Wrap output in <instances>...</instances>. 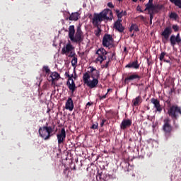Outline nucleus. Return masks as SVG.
<instances>
[{
	"label": "nucleus",
	"mask_w": 181,
	"mask_h": 181,
	"mask_svg": "<svg viewBox=\"0 0 181 181\" xmlns=\"http://www.w3.org/2000/svg\"><path fill=\"white\" fill-rule=\"evenodd\" d=\"M112 88H109L107 89V92L105 95H98L99 97V100H105V98H107V97L108 96V94H110V93H112Z\"/></svg>",
	"instance_id": "nucleus-30"
},
{
	"label": "nucleus",
	"mask_w": 181,
	"mask_h": 181,
	"mask_svg": "<svg viewBox=\"0 0 181 181\" xmlns=\"http://www.w3.org/2000/svg\"><path fill=\"white\" fill-rule=\"evenodd\" d=\"M90 105H91V103L88 102V103L86 104V107H90Z\"/></svg>",
	"instance_id": "nucleus-46"
},
{
	"label": "nucleus",
	"mask_w": 181,
	"mask_h": 181,
	"mask_svg": "<svg viewBox=\"0 0 181 181\" xmlns=\"http://www.w3.org/2000/svg\"><path fill=\"white\" fill-rule=\"evenodd\" d=\"M112 35L110 34H105L103 38V46L104 47H112Z\"/></svg>",
	"instance_id": "nucleus-6"
},
{
	"label": "nucleus",
	"mask_w": 181,
	"mask_h": 181,
	"mask_svg": "<svg viewBox=\"0 0 181 181\" xmlns=\"http://www.w3.org/2000/svg\"><path fill=\"white\" fill-rule=\"evenodd\" d=\"M129 30H130V32H133V30H134V32H138V30H139V29L138 28V25H136L135 24H132V26L130 27Z\"/></svg>",
	"instance_id": "nucleus-32"
},
{
	"label": "nucleus",
	"mask_w": 181,
	"mask_h": 181,
	"mask_svg": "<svg viewBox=\"0 0 181 181\" xmlns=\"http://www.w3.org/2000/svg\"><path fill=\"white\" fill-rule=\"evenodd\" d=\"M74 47L71 43H68L65 47L62 49V54H67V53H70L71 50H74Z\"/></svg>",
	"instance_id": "nucleus-13"
},
{
	"label": "nucleus",
	"mask_w": 181,
	"mask_h": 181,
	"mask_svg": "<svg viewBox=\"0 0 181 181\" xmlns=\"http://www.w3.org/2000/svg\"><path fill=\"white\" fill-rule=\"evenodd\" d=\"M98 84V79H93L92 81H89L86 85L89 88H95L97 85Z\"/></svg>",
	"instance_id": "nucleus-21"
},
{
	"label": "nucleus",
	"mask_w": 181,
	"mask_h": 181,
	"mask_svg": "<svg viewBox=\"0 0 181 181\" xmlns=\"http://www.w3.org/2000/svg\"><path fill=\"white\" fill-rule=\"evenodd\" d=\"M90 77H91V76L90 75V74H88V72H86L83 76V83L85 84H87V83H88L90 81Z\"/></svg>",
	"instance_id": "nucleus-27"
},
{
	"label": "nucleus",
	"mask_w": 181,
	"mask_h": 181,
	"mask_svg": "<svg viewBox=\"0 0 181 181\" xmlns=\"http://www.w3.org/2000/svg\"><path fill=\"white\" fill-rule=\"evenodd\" d=\"M97 30H95V35L98 37L101 36V33L103 32V30H101V27H96Z\"/></svg>",
	"instance_id": "nucleus-31"
},
{
	"label": "nucleus",
	"mask_w": 181,
	"mask_h": 181,
	"mask_svg": "<svg viewBox=\"0 0 181 181\" xmlns=\"http://www.w3.org/2000/svg\"><path fill=\"white\" fill-rule=\"evenodd\" d=\"M71 83H70V81H66V85L68 86V88L71 91V93L73 94L74 91H76V89L77 88V86H76V83H74V81L72 79L71 80Z\"/></svg>",
	"instance_id": "nucleus-14"
},
{
	"label": "nucleus",
	"mask_w": 181,
	"mask_h": 181,
	"mask_svg": "<svg viewBox=\"0 0 181 181\" xmlns=\"http://www.w3.org/2000/svg\"><path fill=\"white\" fill-rule=\"evenodd\" d=\"M69 53H70V54L69 55V57H73V58L76 57V53L75 52L71 51Z\"/></svg>",
	"instance_id": "nucleus-40"
},
{
	"label": "nucleus",
	"mask_w": 181,
	"mask_h": 181,
	"mask_svg": "<svg viewBox=\"0 0 181 181\" xmlns=\"http://www.w3.org/2000/svg\"><path fill=\"white\" fill-rule=\"evenodd\" d=\"M173 29L175 30V32H177V30H179V26L174 25H173Z\"/></svg>",
	"instance_id": "nucleus-42"
},
{
	"label": "nucleus",
	"mask_w": 181,
	"mask_h": 181,
	"mask_svg": "<svg viewBox=\"0 0 181 181\" xmlns=\"http://www.w3.org/2000/svg\"><path fill=\"white\" fill-rule=\"evenodd\" d=\"M163 62H165V63H170V61L164 59Z\"/></svg>",
	"instance_id": "nucleus-47"
},
{
	"label": "nucleus",
	"mask_w": 181,
	"mask_h": 181,
	"mask_svg": "<svg viewBox=\"0 0 181 181\" xmlns=\"http://www.w3.org/2000/svg\"><path fill=\"white\" fill-rule=\"evenodd\" d=\"M50 80H55L57 81L60 78V74L57 72H52V74L49 76Z\"/></svg>",
	"instance_id": "nucleus-25"
},
{
	"label": "nucleus",
	"mask_w": 181,
	"mask_h": 181,
	"mask_svg": "<svg viewBox=\"0 0 181 181\" xmlns=\"http://www.w3.org/2000/svg\"><path fill=\"white\" fill-rule=\"evenodd\" d=\"M90 129H98V122L93 123Z\"/></svg>",
	"instance_id": "nucleus-35"
},
{
	"label": "nucleus",
	"mask_w": 181,
	"mask_h": 181,
	"mask_svg": "<svg viewBox=\"0 0 181 181\" xmlns=\"http://www.w3.org/2000/svg\"><path fill=\"white\" fill-rule=\"evenodd\" d=\"M126 68L127 69H139V64H138V62L135 61L132 63H129L126 65Z\"/></svg>",
	"instance_id": "nucleus-24"
},
{
	"label": "nucleus",
	"mask_w": 181,
	"mask_h": 181,
	"mask_svg": "<svg viewBox=\"0 0 181 181\" xmlns=\"http://www.w3.org/2000/svg\"><path fill=\"white\" fill-rule=\"evenodd\" d=\"M112 57H114V54H112Z\"/></svg>",
	"instance_id": "nucleus-52"
},
{
	"label": "nucleus",
	"mask_w": 181,
	"mask_h": 181,
	"mask_svg": "<svg viewBox=\"0 0 181 181\" xmlns=\"http://www.w3.org/2000/svg\"><path fill=\"white\" fill-rule=\"evenodd\" d=\"M89 69L90 71L88 73L90 75L91 78L98 80L100 78V71L93 66H90Z\"/></svg>",
	"instance_id": "nucleus-11"
},
{
	"label": "nucleus",
	"mask_w": 181,
	"mask_h": 181,
	"mask_svg": "<svg viewBox=\"0 0 181 181\" xmlns=\"http://www.w3.org/2000/svg\"><path fill=\"white\" fill-rule=\"evenodd\" d=\"M116 15L118 18V21H117L115 23V28L116 30H117L121 33L124 32V26H122V24L121 23L122 22V20H121V18H122V16L125 15V12L121 10H116Z\"/></svg>",
	"instance_id": "nucleus-3"
},
{
	"label": "nucleus",
	"mask_w": 181,
	"mask_h": 181,
	"mask_svg": "<svg viewBox=\"0 0 181 181\" xmlns=\"http://www.w3.org/2000/svg\"><path fill=\"white\" fill-rule=\"evenodd\" d=\"M66 170H67V169H66V170H64V173H66Z\"/></svg>",
	"instance_id": "nucleus-51"
},
{
	"label": "nucleus",
	"mask_w": 181,
	"mask_h": 181,
	"mask_svg": "<svg viewBox=\"0 0 181 181\" xmlns=\"http://www.w3.org/2000/svg\"><path fill=\"white\" fill-rule=\"evenodd\" d=\"M107 120L105 119H102L100 122L101 127H104L105 124H107L110 127L111 125H112V124H114V120L112 119V118H114V115H112V112H107Z\"/></svg>",
	"instance_id": "nucleus-8"
},
{
	"label": "nucleus",
	"mask_w": 181,
	"mask_h": 181,
	"mask_svg": "<svg viewBox=\"0 0 181 181\" xmlns=\"http://www.w3.org/2000/svg\"><path fill=\"white\" fill-rule=\"evenodd\" d=\"M119 2H122L123 0H117Z\"/></svg>",
	"instance_id": "nucleus-50"
},
{
	"label": "nucleus",
	"mask_w": 181,
	"mask_h": 181,
	"mask_svg": "<svg viewBox=\"0 0 181 181\" xmlns=\"http://www.w3.org/2000/svg\"><path fill=\"white\" fill-rule=\"evenodd\" d=\"M65 76L68 78V81H71V80H73V74H71V76L70 74H69V72H66Z\"/></svg>",
	"instance_id": "nucleus-37"
},
{
	"label": "nucleus",
	"mask_w": 181,
	"mask_h": 181,
	"mask_svg": "<svg viewBox=\"0 0 181 181\" xmlns=\"http://www.w3.org/2000/svg\"><path fill=\"white\" fill-rule=\"evenodd\" d=\"M170 35H172V27L165 28L163 32L161 33L163 43L166 44L169 42V36H170Z\"/></svg>",
	"instance_id": "nucleus-7"
},
{
	"label": "nucleus",
	"mask_w": 181,
	"mask_h": 181,
	"mask_svg": "<svg viewBox=\"0 0 181 181\" xmlns=\"http://www.w3.org/2000/svg\"><path fill=\"white\" fill-rule=\"evenodd\" d=\"M107 6H108L109 8H114V4H112V2H109V3L107 4Z\"/></svg>",
	"instance_id": "nucleus-43"
},
{
	"label": "nucleus",
	"mask_w": 181,
	"mask_h": 181,
	"mask_svg": "<svg viewBox=\"0 0 181 181\" xmlns=\"http://www.w3.org/2000/svg\"><path fill=\"white\" fill-rule=\"evenodd\" d=\"M104 173H103V170H98V174L96 175V180L100 181L103 180V178L104 177Z\"/></svg>",
	"instance_id": "nucleus-29"
},
{
	"label": "nucleus",
	"mask_w": 181,
	"mask_h": 181,
	"mask_svg": "<svg viewBox=\"0 0 181 181\" xmlns=\"http://www.w3.org/2000/svg\"><path fill=\"white\" fill-rule=\"evenodd\" d=\"M95 55L98 56L96 62L98 63H103L104 60H107V51L104 48H100L96 51Z\"/></svg>",
	"instance_id": "nucleus-5"
},
{
	"label": "nucleus",
	"mask_w": 181,
	"mask_h": 181,
	"mask_svg": "<svg viewBox=\"0 0 181 181\" xmlns=\"http://www.w3.org/2000/svg\"><path fill=\"white\" fill-rule=\"evenodd\" d=\"M164 125H163V131L167 133H169L172 131V126L169 124V119L164 120Z\"/></svg>",
	"instance_id": "nucleus-20"
},
{
	"label": "nucleus",
	"mask_w": 181,
	"mask_h": 181,
	"mask_svg": "<svg viewBox=\"0 0 181 181\" xmlns=\"http://www.w3.org/2000/svg\"><path fill=\"white\" fill-rule=\"evenodd\" d=\"M70 40L73 43H77L78 45H80V43L84 40V37H83V31L81 30V25H79L77 26L75 35H74Z\"/></svg>",
	"instance_id": "nucleus-4"
},
{
	"label": "nucleus",
	"mask_w": 181,
	"mask_h": 181,
	"mask_svg": "<svg viewBox=\"0 0 181 181\" xmlns=\"http://www.w3.org/2000/svg\"><path fill=\"white\" fill-rule=\"evenodd\" d=\"M176 112H180V109L177 106H172L168 110L170 117L173 118H176Z\"/></svg>",
	"instance_id": "nucleus-12"
},
{
	"label": "nucleus",
	"mask_w": 181,
	"mask_h": 181,
	"mask_svg": "<svg viewBox=\"0 0 181 181\" xmlns=\"http://www.w3.org/2000/svg\"><path fill=\"white\" fill-rule=\"evenodd\" d=\"M42 71H45V73H47V74H48V73H50V69H49V66H44L42 68Z\"/></svg>",
	"instance_id": "nucleus-36"
},
{
	"label": "nucleus",
	"mask_w": 181,
	"mask_h": 181,
	"mask_svg": "<svg viewBox=\"0 0 181 181\" xmlns=\"http://www.w3.org/2000/svg\"><path fill=\"white\" fill-rule=\"evenodd\" d=\"M57 138L58 141V145H61L66 140V129L62 128L59 134H57Z\"/></svg>",
	"instance_id": "nucleus-9"
},
{
	"label": "nucleus",
	"mask_w": 181,
	"mask_h": 181,
	"mask_svg": "<svg viewBox=\"0 0 181 181\" xmlns=\"http://www.w3.org/2000/svg\"><path fill=\"white\" fill-rule=\"evenodd\" d=\"M113 179H114V177L112 176V175H110V174L103 175V180L104 181H112Z\"/></svg>",
	"instance_id": "nucleus-28"
},
{
	"label": "nucleus",
	"mask_w": 181,
	"mask_h": 181,
	"mask_svg": "<svg viewBox=\"0 0 181 181\" xmlns=\"http://www.w3.org/2000/svg\"><path fill=\"white\" fill-rule=\"evenodd\" d=\"M74 35H76V29L74 28V25H70L69 27V34L68 36L69 39L71 40Z\"/></svg>",
	"instance_id": "nucleus-22"
},
{
	"label": "nucleus",
	"mask_w": 181,
	"mask_h": 181,
	"mask_svg": "<svg viewBox=\"0 0 181 181\" xmlns=\"http://www.w3.org/2000/svg\"><path fill=\"white\" fill-rule=\"evenodd\" d=\"M141 19H144V16H141Z\"/></svg>",
	"instance_id": "nucleus-53"
},
{
	"label": "nucleus",
	"mask_w": 181,
	"mask_h": 181,
	"mask_svg": "<svg viewBox=\"0 0 181 181\" xmlns=\"http://www.w3.org/2000/svg\"><path fill=\"white\" fill-rule=\"evenodd\" d=\"M124 52H127V47L124 48Z\"/></svg>",
	"instance_id": "nucleus-48"
},
{
	"label": "nucleus",
	"mask_w": 181,
	"mask_h": 181,
	"mask_svg": "<svg viewBox=\"0 0 181 181\" xmlns=\"http://www.w3.org/2000/svg\"><path fill=\"white\" fill-rule=\"evenodd\" d=\"M159 9H160V7H158V6H155L153 4H151V6H149L148 7H146V11H148V12L151 13H156V12H158V11H159Z\"/></svg>",
	"instance_id": "nucleus-15"
},
{
	"label": "nucleus",
	"mask_w": 181,
	"mask_h": 181,
	"mask_svg": "<svg viewBox=\"0 0 181 181\" xmlns=\"http://www.w3.org/2000/svg\"><path fill=\"white\" fill-rule=\"evenodd\" d=\"M153 13H150V22L152 23V19H153V15L152 14Z\"/></svg>",
	"instance_id": "nucleus-44"
},
{
	"label": "nucleus",
	"mask_w": 181,
	"mask_h": 181,
	"mask_svg": "<svg viewBox=\"0 0 181 181\" xmlns=\"http://www.w3.org/2000/svg\"><path fill=\"white\" fill-rule=\"evenodd\" d=\"M151 103L153 104L156 111H158V112L162 111V107H160V104L159 103V100H158V99L152 98Z\"/></svg>",
	"instance_id": "nucleus-19"
},
{
	"label": "nucleus",
	"mask_w": 181,
	"mask_h": 181,
	"mask_svg": "<svg viewBox=\"0 0 181 181\" xmlns=\"http://www.w3.org/2000/svg\"><path fill=\"white\" fill-rule=\"evenodd\" d=\"M73 170H76V166L73 168Z\"/></svg>",
	"instance_id": "nucleus-49"
},
{
	"label": "nucleus",
	"mask_w": 181,
	"mask_h": 181,
	"mask_svg": "<svg viewBox=\"0 0 181 181\" xmlns=\"http://www.w3.org/2000/svg\"><path fill=\"white\" fill-rule=\"evenodd\" d=\"M153 2V0H149L148 3L146 5V8L151 6V5H153L152 3Z\"/></svg>",
	"instance_id": "nucleus-41"
},
{
	"label": "nucleus",
	"mask_w": 181,
	"mask_h": 181,
	"mask_svg": "<svg viewBox=\"0 0 181 181\" xmlns=\"http://www.w3.org/2000/svg\"><path fill=\"white\" fill-rule=\"evenodd\" d=\"M132 103L134 107H137V105H139V104L142 103V98H141V96H138L136 98L133 99Z\"/></svg>",
	"instance_id": "nucleus-26"
},
{
	"label": "nucleus",
	"mask_w": 181,
	"mask_h": 181,
	"mask_svg": "<svg viewBox=\"0 0 181 181\" xmlns=\"http://www.w3.org/2000/svg\"><path fill=\"white\" fill-rule=\"evenodd\" d=\"M165 55H166V53H165V52H162L160 54V62L165 60L164 59H165Z\"/></svg>",
	"instance_id": "nucleus-39"
},
{
	"label": "nucleus",
	"mask_w": 181,
	"mask_h": 181,
	"mask_svg": "<svg viewBox=\"0 0 181 181\" xmlns=\"http://www.w3.org/2000/svg\"><path fill=\"white\" fill-rule=\"evenodd\" d=\"M54 125L49 126V124L46 123L45 126L39 128L38 132L40 136L45 141H48V139H50L54 135Z\"/></svg>",
	"instance_id": "nucleus-2"
},
{
	"label": "nucleus",
	"mask_w": 181,
	"mask_h": 181,
	"mask_svg": "<svg viewBox=\"0 0 181 181\" xmlns=\"http://www.w3.org/2000/svg\"><path fill=\"white\" fill-rule=\"evenodd\" d=\"M66 110L71 111L74 108V104L73 103V100L71 98H69L65 104Z\"/></svg>",
	"instance_id": "nucleus-16"
},
{
	"label": "nucleus",
	"mask_w": 181,
	"mask_h": 181,
	"mask_svg": "<svg viewBox=\"0 0 181 181\" xmlns=\"http://www.w3.org/2000/svg\"><path fill=\"white\" fill-rule=\"evenodd\" d=\"M170 1L173 4H175L176 6H178V8H181V1L180 0H170Z\"/></svg>",
	"instance_id": "nucleus-33"
},
{
	"label": "nucleus",
	"mask_w": 181,
	"mask_h": 181,
	"mask_svg": "<svg viewBox=\"0 0 181 181\" xmlns=\"http://www.w3.org/2000/svg\"><path fill=\"white\" fill-rule=\"evenodd\" d=\"M170 42L171 46H173V47H175V45H176V43L177 45L181 43L180 34L178 33L176 36L175 35H172L170 37Z\"/></svg>",
	"instance_id": "nucleus-10"
},
{
	"label": "nucleus",
	"mask_w": 181,
	"mask_h": 181,
	"mask_svg": "<svg viewBox=\"0 0 181 181\" xmlns=\"http://www.w3.org/2000/svg\"><path fill=\"white\" fill-rule=\"evenodd\" d=\"M171 19H177V14L176 13H171L170 15Z\"/></svg>",
	"instance_id": "nucleus-38"
},
{
	"label": "nucleus",
	"mask_w": 181,
	"mask_h": 181,
	"mask_svg": "<svg viewBox=\"0 0 181 181\" xmlns=\"http://www.w3.org/2000/svg\"><path fill=\"white\" fill-rule=\"evenodd\" d=\"M132 125V120L127 119H124L122 122L121 124V128L122 129H125V128H128Z\"/></svg>",
	"instance_id": "nucleus-18"
},
{
	"label": "nucleus",
	"mask_w": 181,
	"mask_h": 181,
	"mask_svg": "<svg viewBox=\"0 0 181 181\" xmlns=\"http://www.w3.org/2000/svg\"><path fill=\"white\" fill-rule=\"evenodd\" d=\"M78 18H80V13H78V12H75V13H72L69 18V21H78Z\"/></svg>",
	"instance_id": "nucleus-23"
},
{
	"label": "nucleus",
	"mask_w": 181,
	"mask_h": 181,
	"mask_svg": "<svg viewBox=\"0 0 181 181\" xmlns=\"http://www.w3.org/2000/svg\"><path fill=\"white\" fill-rule=\"evenodd\" d=\"M112 11L106 8L99 13H94L92 18V23L95 28L101 27L103 21H112Z\"/></svg>",
	"instance_id": "nucleus-1"
},
{
	"label": "nucleus",
	"mask_w": 181,
	"mask_h": 181,
	"mask_svg": "<svg viewBox=\"0 0 181 181\" xmlns=\"http://www.w3.org/2000/svg\"><path fill=\"white\" fill-rule=\"evenodd\" d=\"M52 81V86H57V84H56V80H51Z\"/></svg>",
	"instance_id": "nucleus-45"
},
{
	"label": "nucleus",
	"mask_w": 181,
	"mask_h": 181,
	"mask_svg": "<svg viewBox=\"0 0 181 181\" xmlns=\"http://www.w3.org/2000/svg\"><path fill=\"white\" fill-rule=\"evenodd\" d=\"M71 63L73 67H74L75 66H77V57H74Z\"/></svg>",
	"instance_id": "nucleus-34"
},
{
	"label": "nucleus",
	"mask_w": 181,
	"mask_h": 181,
	"mask_svg": "<svg viewBox=\"0 0 181 181\" xmlns=\"http://www.w3.org/2000/svg\"><path fill=\"white\" fill-rule=\"evenodd\" d=\"M141 80V76L136 74H133L125 78L124 81L125 83H128V81H132L133 80Z\"/></svg>",
	"instance_id": "nucleus-17"
}]
</instances>
